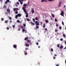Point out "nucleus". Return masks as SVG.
Here are the masks:
<instances>
[{"mask_svg": "<svg viewBox=\"0 0 66 66\" xmlns=\"http://www.w3.org/2000/svg\"><path fill=\"white\" fill-rule=\"evenodd\" d=\"M35 24H36V26H38L39 25V22L38 23L37 21H35Z\"/></svg>", "mask_w": 66, "mask_h": 66, "instance_id": "1", "label": "nucleus"}, {"mask_svg": "<svg viewBox=\"0 0 66 66\" xmlns=\"http://www.w3.org/2000/svg\"><path fill=\"white\" fill-rule=\"evenodd\" d=\"M25 13H26V17L27 18H28V14L27 13V12H24Z\"/></svg>", "mask_w": 66, "mask_h": 66, "instance_id": "2", "label": "nucleus"}, {"mask_svg": "<svg viewBox=\"0 0 66 66\" xmlns=\"http://www.w3.org/2000/svg\"><path fill=\"white\" fill-rule=\"evenodd\" d=\"M26 8V7H22V9H23V10H24V12H26V10L25 9Z\"/></svg>", "mask_w": 66, "mask_h": 66, "instance_id": "3", "label": "nucleus"}, {"mask_svg": "<svg viewBox=\"0 0 66 66\" xmlns=\"http://www.w3.org/2000/svg\"><path fill=\"white\" fill-rule=\"evenodd\" d=\"M64 12H63V11H62V12H61V16H64Z\"/></svg>", "mask_w": 66, "mask_h": 66, "instance_id": "4", "label": "nucleus"}, {"mask_svg": "<svg viewBox=\"0 0 66 66\" xmlns=\"http://www.w3.org/2000/svg\"><path fill=\"white\" fill-rule=\"evenodd\" d=\"M13 47L15 49H16L17 48V45H13Z\"/></svg>", "mask_w": 66, "mask_h": 66, "instance_id": "5", "label": "nucleus"}, {"mask_svg": "<svg viewBox=\"0 0 66 66\" xmlns=\"http://www.w3.org/2000/svg\"><path fill=\"white\" fill-rule=\"evenodd\" d=\"M44 2H47V1L46 0H41V2L43 3Z\"/></svg>", "mask_w": 66, "mask_h": 66, "instance_id": "6", "label": "nucleus"}, {"mask_svg": "<svg viewBox=\"0 0 66 66\" xmlns=\"http://www.w3.org/2000/svg\"><path fill=\"white\" fill-rule=\"evenodd\" d=\"M31 12L33 13H34V10L33 9H31Z\"/></svg>", "mask_w": 66, "mask_h": 66, "instance_id": "7", "label": "nucleus"}, {"mask_svg": "<svg viewBox=\"0 0 66 66\" xmlns=\"http://www.w3.org/2000/svg\"><path fill=\"white\" fill-rule=\"evenodd\" d=\"M27 43H30V42H31V40H27Z\"/></svg>", "mask_w": 66, "mask_h": 66, "instance_id": "8", "label": "nucleus"}, {"mask_svg": "<svg viewBox=\"0 0 66 66\" xmlns=\"http://www.w3.org/2000/svg\"><path fill=\"white\" fill-rule=\"evenodd\" d=\"M18 15V16L19 17H20V16H21V15L20 14H18V15Z\"/></svg>", "mask_w": 66, "mask_h": 66, "instance_id": "9", "label": "nucleus"}, {"mask_svg": "<svg viewBox=\"0 0 66 66\" xmlns=\"http://www.w3.org/2000/svg\"><path fill=\"white\" fill-rule=\"evenodd\" d=\"M61 2H60L59 3V5L58 6V7H60L61 5Z\"/></svg>", "mask_w": 66, "mask_h": 66, "instance_id": "10", "label": "nucleus"}, {"mask_svg": "<svg viewBox=\"0 0 66 66\" xmlns=\"http://www.w3.org/2000/svg\"><path fill=\"white\" fill-rule=\"evenodd\" d=\"M8 2H9V0H6V1L5 2V4H7Z\"/></svg>", "mask_w": 66, "mask_h": 66, "instance_id": "11", "label": "nucleus"}, {"mask_svg": "<svg viewBox=\"0 0 66 66\" xmlns=\"http://www.w3.org/2000/svg\"><path fill=\"white\" fill-rule=\"evenodd\" d=\"M45 23H44L43 25V27L44 28H45Z\"/></svg>", "mask_w": 66, "mask_h": 66, "instance_id": "12", "label": "nucleus"}, {"mask_svg": "<svg viewBox=\"0 0 66 66\" xmlns=\"http://www.w3.org/2000/svg\"><path fill=\"white\" fill-rule=\"evenodd\" d=\"M26 46L27 47H28L29 46V44H27L26 45Z\"/></svg>", "mask_w": 66, "mask_h": 66, "instance_id": "13", "label": "nucleus"}, {"mask_svg": "<svg viewBox=\"0 0 66 66\" xmlns=\"http://www.w3.org/2000/svg\"><path fill=\"white\" fill-rule=\"evenodd\" d=\"M28 39V37H26V38H25V39H24V40H26Z\"/></svg>", "mask_w": 66, "mask_h": 66, "instance_id": "14", "label": "nucleus"}, {"mask_svg": "<svg viewBox=\"0 0 66 66\" xmlns=\"http://www.w3.org/2000/svg\"><path fill=\"white\" fill-rule=\"evenodd\" d=\"M31 25H35V23H33L32 21L31 22Z\"/></svg>", "mask_w": 66, "mask_h": 66, "instance_id": "15", "label": "nucleus"}, {"mask_svg": "<svg viewBox=\"0 0 66 66\" xmlns=\"http://www.w3.org/2000/svg\"><path fill=\"white\" fill-rule=\"evenodd\" d=\"M8 22V20H5V23H7Z\"/></svg>", "mask_w": 66, "mask_h": 66, "instance_id": "16", "label": "nucleus"}, {"mask_svg": "<svg viewBox=\"0 0 66 66\" xmlns=\"http://www.w3.org/2000/svg\"><path fill=\"white\" fill-rule=\"evenodd\" d=\"M63 37H64V38H65V34H63Z\"/></svg>", "mask_w": 66, "mask_h": 66, "instance_id": "17", "label": "nucleus"}, {"mask_svg": "<svg viewBox=\"0 0 66 66\" xmlns=\"http://www.w3.org/2000/svg\"><path fill=\"white\" fill-rule=\"evenodd\" d=\"M63 48V46H60V49H62Z\"/></svg>", "mask_w": 66, "mask_h": 66, "instance_id": "18", "label": "nucleus"}, {"mask_svg": "<svg viewBox=\"0 0 66 66\" xmlns=\"http://www.w3.org/2000/svg\"><path fill=\"white\" fill-rule=\"evenodd\" d=\"M38 19L39 18H38L36 17L35 18V20H38Z\"/></svg>", "mask_w": 66, "mask_h": 66, "instance_id": "19", "label": "nucleus"}, {"mask_svg": "<svg viewBox=\"0 0 66 66\" xmlns=\"http://www.w3.org/2000/svg\"><path fill=\"white\" fill-rule=\"evenodd\" d=\"M9 19L10 20H12V18L11 17H10L9 16Z\"/></svg>", "mask_w": 66, "mask_h": 66, "instance_id": "20", "label": "nucleus"}, {"mask_svg": "<svg viewBox=\"0 0 66 66\" xmlns=\"http://www.w3.org/2000/svg\"><path fill=\"white\" fill-rule=\"evenodd\" d=\"M45 22L47 23H48V21L47 20H46L45 21Z\"/></svg>", "mask_w": 66, "mask_h": 66, "instance_id": "21", "label": "nucleus"}, {"mask_svg": "<svg viewBox=\"0 0 66 66\" xmlns=\"http://www.w3.org/2000/svg\"><path fill=\"white\" fill-rule=\"evenodd\" d=\"M26 26V24L24 23H23V26H24V27H25Z\"/></svg>", "mask_w": 66, "mask_h": 66, "instance_id": "22", "label": "nucleus"}, {"mask_svg": "<svg viewBox=\"0 0 66 66\" xmlns=\"http://www.w3.org/2000/svg\"><path fill=\"white\" fill-rule=\"evenodd\" d=\"M18 15H16L15 16V18L16 19H17L18 18Z\"/></svg>", "mask_w": 66, "mask_h": 66, "instance_id": "23", "label": "nucleus"}, {"mask_svg": "<svg viewBox=\"0 0 66 66\" xmlns=\"http://www.w3.org/2000/svg\"><path fill=\"white\" fill-rule=\"evenodd\" d=\"M17 22L19 23L20 22V20H18L17 21Z\"/></svg>", "mask_w": 66, "mask_h": 66, "instance_id": "24", "label": "nucleus"}, {"mask_svg": "<svg viewBox=\"0 0 66 66\" xmlns=\"http://www.w3.org/2000/svg\"><path fill=\"white\" fill-rule=\"evenodd\" d=\"M27 6L26 4H24V5H23V6L26 7Z\"/></svg>", "mask_w": 66, "mask_h": 66, "instance_id": "25", "label": "nucleus"}, {"mask_svg": "<svg viewBox=\"0 0 66 66\" xmlns=\"http://www.w3.org/2000/svg\"><path fill=\"white\" fill-rule=\"evenodd\" d=\"M26 19H27V21H30L29 19L26 18Z\"/></svg>", "mask_w": 66, "mask_h": 66, "instance_id": "26", "label": "nucleus"}, {"mask_svg": "<svg viewBox=\"0 0 66 66\" xmlns=\"http://www.w3.org/2000/svg\"><path fill=\"white\" fill-rule=\"evenodd\" d=\"M52 16L53 18H54V17H55V16L54 15L52 14Z\"/></svg>", "mask_w": 66, "mask_h": 66, "instance_id": "27", "label": "nucleus"}, {"mask_svg": "<svg viewBox=\"0 0 66 66\" xmlns=\"http://www.w3.org/2000/svg\"><path fill=\"white\" fill-rule=\"evenodd\" d=\"M22 31L23 32H24L25 31V30L24 29H22Z\"/></svg>", "mask_w": 66, "mask_h": 66, "instance_id": "28", "label": "nucleus"}, {"mask_svg": "<svg viewBox=\"0 0 66 66\" xmlns=\"http://www.w3.org/2000/svg\"><path fill=\"white\" fill-rule=\"evenodd\" d=\"M59 29H60V30H61V29H62V28L61 27V26L60 27H59Z\"/></svg>", "mask_w": 66, "mask_h": 66, "instance_id": "29", "label": "nucleus"}, {"mask_svg": "<svg viewBox=\"0 0 66 66\" xmlns=\"http://www.w3.org/2000/svg\"><path fill=\"white\" fill-rule=\"evenodd\" d=\"M33 20L34 22H35V20L34 19H33Z\"/></svg>", "mask_w": 66, "mask_h": 66, "instance_id": "30", "label": "nucleus"}, {"mask_svg": "<svg viewBox=\"0 0 66 66\" xmlns=\"http://www.w3.org/2000/svg\"><path fill=\"white\" fill-rule=\"evenodd\" d=\"M16 10V8H14V9H13V10L14 11H15Z\"/></svg>", "mask_w": 66, "mask_h": 66, "instance_id": "31", "label": "nucleus"}, {"mask_svg": "<svg viewBox=\"0 0 66 66\" xmlns=\"http://www.w3.org/2000/svg\"><path fill=\"white\" fill-rule=\"evenodd\" d=\"M55 21L56 22H57V19H55Z\"/></svg>", "mask_w": 66, "mask_h": 66, "instance_id": "32", "label": "nucleus"}, {"mask_svg": "<svg viewBox=\"0 0 66 66\" xmlns=\"http://www.w3.org/2000/svg\"><path fill=\"white\" fill-rule=\"evenodd\" d=\"M36 28H37L38 29V28H39V27L38 26H36Z\"/></svg>", "mask_w": 66, "mask_h": 66, "instance_id": "33", "label": "nucleus"}, {"mask_svg": "<svg viewBox=\"0 0 66 66\" xmlns=\"http://www.w3.org/2000/svg\"><path fill=\"white\" fill-rule=\"evenodd\" d=\"M15 25H13V28H14L15 27Z\"/></svg>", "mask_w": 66, "mask_h": 66, "instance_id": "34", "label": "nucleus"}, {"mask_svg": "<svg viewBox=\"0 0 66 66\" xmlns=\"http://www.w3.org/2000/svg\"><path fill=\"white\" fill-rule=\"evenodd\" d=\"M18 13V11H16V12H15V14H17Z\"/></svg>", "mask_w": 66, "mask_h": 66, "instance_id": "35", "label": "nucleus"}, {"mask_svg": "<svg viewBox=\"0 0 66 66\" xmlns=\"http://www.w3.org/2000/svg\"><path fill=\"white\" fill-rule=\"evenodd\" d=\"M1 21H3L4 20V18H1Z\"/></svg>", "mask_w": 66, "mask_h": 66, "instance_id": "36", "label": "nucleus"}, {"mask_svg": "<svg viewBox=\"0 0 66 66\" xmlns=\"http://www.w3.org/2000/svg\"><path fill=\"white\" fill-rule=\"evenodd\" d=\"M6 5H4V6H3V7L4 8H6Z\"/></svg>", "mask_w": 66, "mask_h": 66, "instance_id": "37", "label": "nucleus"}, {"mask_svg": "<svg viewBox=\"0 0 66 66\" xmlns=\"http://www.w3.org/2000/svg\"><path fill=\"white\" fill-rule=\"evenodd\" d=\"M20 4H21L22 5L23 4V3H22V2H20Z\"/></svg>", "mask_w": 66, "mask_h": 66, "instance_id": "38", "label": "nucleus"}, {"mask_svg": "<svg viewBox=\"0 0 66 66\" xmlns=\"http://www.w3.org/2000/svg\"><path fill=\"white\" fill-rule=\"evenodd\" d=\"M51 51L53 52V49L52 48L51 49Z\"/></svg>", "mask_w": 66, "mask_h": 66, "instance_id": "39", "label": "nucleus"}, {"mask_svg": "<svg viewBox=\"0 0 66 66\" xmlns=\"http://www.w3.org/2000/svg\"><path fill=\"white\" fill-rule=\"evenodd\" d=\"M53 0L54 1V0ZM53 0H48V1L50 2L53 1Z\"/></svg>", "mask_w": 66, "mask_h": 66, "instance_id": "40", "label": "nucleus"}, {"mask_svg": "<svg viewBox=\"0 0 66 66\" xmlns=\"http://www.w3.org/2000/svg\"><path fill=\"white\" fill-rule=\"evenodd\" d=\"M18 1L20 2H22V1L21 0H18Z\"/></svg>", "mask_w": 66, "mask_h": 66, "instance_id": "41", "label": "nucleus"}, {"mask_svg": "<svg viewBox=\"0 0 66 66\" xmlns=\"http://www.w3.org/2000/svg\"><path fill=\"white\" fill-rule=\"evenodd\" d=\"M56 26L57 27H59V25L58 24H56Z\"/></svg>", "mask_w": 66, "mask_h": 66, "instance_id": "42", "label": "nucleus"}, {"mask_svg": "<svg viewBox=\"0 0 66 66\" xmlns=\"http://www.w3.org/2000/svg\"><path fill=\"white\" fill-rule=\"evenodd\" d=\"M57 47H58V48H59V44H57Z\"/></svg>", "mask_w": 66, "mask_h": 66, "instance_id": "43", "label": "nucleus"}, {"mask_svg": "<svg viewBox=\"0 0 66 66\" xmlns=\"http://www.w3.org/2000/svg\"><path fill=\"white\" fill-rule=\"evenodd\" d=\"M24 54H25V55H27V53L26 52V53H25Z\"/></svg>", "mask_w": 66, "mask_h": 66, "instance_id": "44", "label": "nucleus"}, {"mask_svg": "<svg viewBox=\"0 0 66 66\" xmlns=\"http://www.w3.org/2000/svg\"><path fill=\"white\" fill-rule=\"evenodd\" d=\"M63 39L62 38H61L60 39V40L61 41H63Z\"/></svg>", "mask_w": 66, "mask_h": 66, "instance_id": "45", "label": "nucleus"}, {"mask_svg": "<svg viewBox=\"0 0 66 66\" xmlns=\"http://www.w3.org/2000/svg\"><path fill=\"white\" fill-rule=\"evenodd\" d=\"M62 25H64V22H62Z\"/></svg>", "mask_w": 66, "mask_h": 66, "instance_id": "46", "label": "nucleus"}, {"mask_svg": "<svg viewBox=\"0 0 66 66\" xmlns=\"http://www.w3.org/2000/svg\"><path fill=\"white\" fill-rule=\"evenodd\" d=\"M16 3L18 4V5H19V2H17Z\"/></svg>", "mask_w": 66, "mask_h": 66, "instance_id": "47", "label": "nucleus"}, {"mask_svg": "<svg viewBox=\"0 0 66 66\" xmlns=\"http://www.w3.org/2000/svg\"><path fill=\"white\" fill-rule=\"evenodd\" d=\"M6 29H7V30H9V27H7L6 28Z\"/></svg>", "mask_w": 66, "mask_h": 66, "instance_id": "48", "label": "nucleus"}, {"mask_svg": "<svg viewBox=\"0 0 66 66\" xmlns=\"http://www.w3.org/2000/svg\"><path fill=\"white\" fill-rule=\"evenodd\" d=\"M12 22V21L11 20H10V21H9V22L11 23V22Z\"/></svg>", "mask_w": 66, "mask_h": 66, "instance_id": "49", "label": "nucleus"}, {"mask_svg": "<svg viewBox=\"0 0 66 66\" xmlns=\"http://www.w3.org/2000/svg\"><path fill=\"white\" fill-rule=\"evenodd\" d=\"M10 10L9 9V13H10Z\"/></svg>", "mask_w": 66, "mask_h": 66, "instance_id": "50", "label": "nucleus"}, {"mask_svg": "<svg viewBox=\"0 0 66 66\" xmlns=\"http://www.w3.org/2000/svg\"><path fill=\"white\" fill-rule=\"evenodd\" d=\"M7 12H9V9H7Z\"/></svg>", "mask_w": 66, "mask_h": 66, "instance_id": "51", "label": "nucleus"}, {"mask_svg": "<svg viewBox=\"0 0 66 66\" xmlns=\"http://www.w3.org/2000/svg\"><path fill=\"white\" fill-rule=\"evenodd\" d=\"M5 14L6 15H7L8 14V13H7L6 12H5Z\"/></svg>", "mask_w": 66, "mask_h": 66, "instance_id": "52", "label": "nucleus"}, {"mask_svg": "<svg viewBox=\"0 0 66 66\" xmlns=\"http://www.w3.org/2000/svg\"><path fill=\"white\" fill-rule=\"evenodd\" d=\"M21 28L22 29H23L24 28H23V26H21Z\"/></svg>", "mask_w": 66, "mask_h": 66, "instance_id": "53", "label": "nucleus"}, {"mask_svg": "<svg viewBox=\"0 0 66 66\" xmlns=\"http://www.w3.org/2000/svg\"><path fill=\"white\" fill-rule=\"evenodd\" d=\"M57 30H56V29H55V32H57Z\"/></svg>", "mask_w": 66, "mask_h": 66, "instance_id": "54", "label": "nucleus"}, {"mask_svg": "<svg viewBox=\"0 0 66 66\" xmlns=\"http://www.w3.org/2000/svg\"><path fill=\"white\" fill-rule=\"evenodd\" d=\"M42 22H40V25H42Z\"/></svg>", "mask_w": 66, "mask_h": 66, "instance_id": "55", "label": "nucleus"}, {"mask_svg": "<svg viewBox=\"0 0 66 66\" xmlns=\"http://www.w3.org/2000/svg\"><path fill=\"white\" fill-rule=\"evenodd\" d=\"M53 57V59H55V57L54 56Z\"/></svg>", "mask_w": 66, "mask_h": 66, "instance_id": "56", "label": "nucleus"}, {"mask_svg": "<svg viewBox=\"0 0 66 66\" xmlns=\"http://www.w3.org/2000/svg\"><path fill=\"white\" fill-rule=\"evenodd\" d=\"M54 55H55V56H57V55L56 54H54Z\"/></svg>", "mask_w": 66, "mask_h": 66, "instance_id": "57", "label": "nucleus"}, {"mask_svg": "<svg viewBox=\"0 0 66 66\" xmlns=\"http://www.w3.org/2000/svg\"><path fill=\"white\" fill-rule=\"evenodd\" d=\"M36 44V45H38V43H37Z\"/></svg>", "mask_w": 66, "mask_h": 66, "instance_id": "58", "label": "nucleus"}, {"mask_svg": "<svg viewBox=\"0 0 66 66\" xmlns=\"http://www.w3.org/2000/svg\"><path fill=\"white\" fill-rule=\"evenodd\" d=\"M38 42H40V40H38Z\"/></svg>", "mask_w": 66, "mask_h": 66, "instance_id": "59", "label": "nucleus"}, {"mask_svg": "<svg viewBox=\"0 0 66 66\" xmlns=\"http://www.w3.org/2000/svg\"><path fill=\"white\" fill-rule=\"evenodd\" d=\"M0 1H1V2H3V0H0Z\"/></svg>", "mask_w": 66, "mask_h": 66, "instance_id": "60", "label": "nucleus"}, {"mask_svg": "<svg viewBox=\"0 0 66 66\" xmlns=\"http://www.w3.org/2000/svg\"><path fill=\"white\" fill-rule=\"evenodd\" d=\"M47 30V28H45V30Z\"/></svg>", "mask_w": 66, "mask_h": 66, "instance_id": "61", "label": "nucleus"}, {"mask_svg": "<svg viewBox=\"0 0 66 66\" xmlns=\"http://www.w3.org/2000/svg\"><path fill=\"white\" fill-rule=\"evenodd\" d=\"M64 8H65V5H64Z\"/></svg>", "mask_w": 66, "mask_h": 66, "instance_id": "62", "label": "nucleus"}, {"mask_svg": "<svg viewBox=\"0 0 66 66\" xmlns=\"http://www.w3.org/2000/svg\"><path fill=\"white\" fill-rule=\"evenodd\" d=\"M26 49L27 50H28V48H26Z\"/></svg>", "mask_w": 66, "mask_h": 66, "instance_id": "63", "label": "nucleus"}, {"mask_svg": "<svg viewBox=\"0 0 66 66\" xmlns=\"http://www.w3.org/2000/svg\"><path fill=\"white\" fill-rule=\"evenodd\" d=\"M56 66H59V64H57V65H56Z\"/></svg>", "mask_w": 66, "mask_h": 66, "instance_id": "64", "label": "nucleus"}]
</instances>
